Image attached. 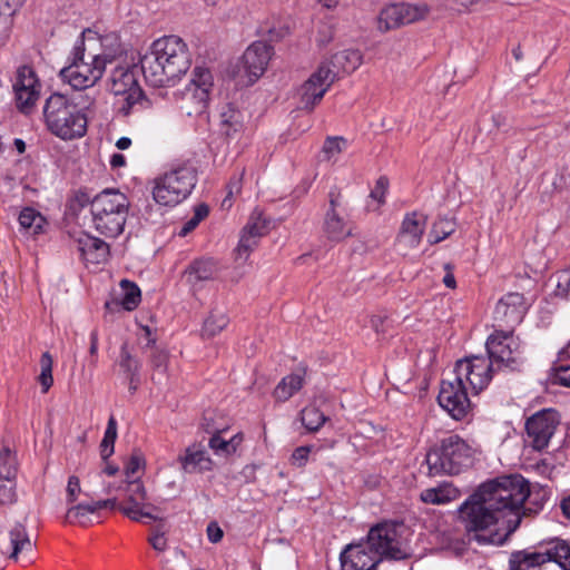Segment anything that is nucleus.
<instances>
[{"mask_svg": "<svg viewBox=\"0 0 570 570\" xmlns=\"http://www.w3.org/2000/svg\"><path fill=\"white\" fill-rule=\"evenodd\" d=\"M197 168L190 161L174 165L154 179L153 198L161 206L174 207L189 197L197 184Z\"/></svg>", "mask_w": 570, "mask_h": 570, "instance_id": "nucleus-5", "label": "nucleus"}, {"mask_svg": "<svg viewBox=\"0 0 570 570\" xmlns=\"http://www.w3.org/2000/svg\"><path fill=\"white\" fill-rule=\"evenodd\" d=\"M489 362L497 371H517L523 362V348L513 331L494 330L485 342Z\"/></svg>", "mask_w": 570, "mask_h": 570, "instance_id": "nucleus-11", "label": "nucleus"}, {"mask_svg": "<svg viewBox=\"0 0 570 570\" xmlns=\"http://www.w3.org/2000/svg\"><path fill=\"white\" fill-rule=\"evenodd\" d=\"M245 174V169H243L238 175L230 178L227 184V196L223 199L222 205L225 207H229L232 205L230 199L234 195H238L242 191L243 186V176Z\"/></svg>", "mask_w": 570, "mask_h": 570, "instance_id": "nucleus-50", "label": "nucleus"}, {"mask_svg": "<svg viewBox=\"0 0 570 570\" xmlns=\"http://www.w3.org/2000/svg\"><path fill=\"white\" fill-rule=\"evenodd\" d=\"M528 311V303L523 294L518 292L508 293L502 296L493 312L494 326L498 330L514 331Z\"/></svg>", "mask_w": 570, "mask_h": 570, "instance_id": "nucleus-15", "label": "nucleus"}, {"mask_svg": "<svg viewBox=\"0 0 570 570\" xmlns=\"http://www.w3.org/2000/svg\"><path fill=\"white\" fill-rule=\"evenodd\" d=\"M529 495V481L521 474L501 475L479 485L461 503L459 519L478 543L498 544L502 542L500 524L507 534L514 532Z\"/></svg>", "mask_w": 570, "mask_h": 570, "instance_id": "nucleus-1", "label": "nucleus"}, {"mask_svg": "<svg viewBox=\"0 0 570 570\" xmlns=\"http://www.w3.org/2000/svg\"><path fill=\"white\" fill-rule=\"evenodd\" d=\"M90 508H92L94 513H97L101 509H115L117 505L116 499H105V500H98V501H91L89 502Z\"/></svg>", "mask_w": 570, "mask_h": 570, "instance_id": "nucleus-62", "label": "nucleus"}, {"mask_svg": "<svg viewBox=\"0 0 570 570\" xmlns=\"http://www.w3.org/2000/svg\"><path fill=\"white\" fill-rule=\"evenodd\" d=\"M90 514H95L89 503H78L68 509L66 521L68 523H79L87 525L90 522Z\"/></svg>", "mask_w": 570, "mask_h": 570, "instance_id": "nucleus-44", "label": "nucleus"}, {"mask_svg": "<svg viewBox=\"0 0 570 570\" xmlns=\"http://www.w3.org/2000/svg\"><path fill=\"white\" fill-rule=\"evenodd\" d=\"M439 404L454 419H463L470 410L468 386L455 374L441 382Z\"/></svg>", "mask_w": 570, "mask_h": 570, "instance_id": "nucleus-13", "label": "nucleus"}, {"mask_svg": "<svg viewBox=\"0 0 570 570\" xmlns=\"http://www.w3.org/2000/svg\"><path fill=\"white\" fill-rule=\"evenodd\" d=\"M128 206L125 194L105 189L90 204L92 226L106 237H117L124 230Z\"/></svg>", "mask_w": 570, "mask_h": 570, "instance_id": "nucleus-6", "label": "nucleus"}, {"mask_svg": "<svg viewBox=\"0 0 570 570\" xmlns=\"http://www.w3.org/2000/svg\"><path fill=\"white\" fill-rule=\"evenodd\" d=\"M10 543L12 547L11 558L17 559L18 554L23 550H31L32 543L29 539L26 527L21 523H16L9 532Z\"/></svg>", "mask_w": 570, "mask_h": 570, "instance_id": "nucleus-36", "label": "nucleus"}, {"mask_svg": "<svg viewBox=\"0 0 570 570\" xmlns=\"http://www.w3.org/2000/svg\"><path fill=\"white\" fill-rule=\"evenodd\" d=\"M304 384V374L292 373L284 376L273 391L276 402H286L297 393Z\"/></svg>", "mask_w": 570, "mask_h": 570, "instance_id": "nucleus-33", "label": "nucleus"}, {"mask_svg": "<svg viewBox=\"0 0 570 570\" xmlns=\"http://www.w3.org/2000/svg\"><path fill=\"white\" fill-rule=\"evenodd\" d=\"M142 463V459L138 455H132L127 465H126V474L127 475H134L137 473V471L140 469Z\"/></svg>", "mask_w": 570, "mask_h": 570, "instance_id": "nucleus-64", "label": "nucleus"}, {"mask_svg": "<svg viewBox=\"0 0 570 570\" xmlns=\"http://www.w3.org/2000/svg\"><path fill=\"white\" fill-rule=\"evenodd\" d=\"M258 32L262 36H267L272 41H277L279 39H283L288 33V28L283 24H279L278 27L274 24L271 26L269 22L267 21L261 24Z\"/></svg>", "mask_w": 570, "mask_h": 570, "instance_id": "nucleus-49", "label": "nucleus"}, {"mask_svg": "<svg viewBox=\"0 0 570 570\" xmlns=\"http://www.w3.org/2000/svg\"><path fill=\"white\" fill-rule=\"evenodd\" d=\"M557 294L570 298V272H562L558 277Z\"/></svg>", "mask_w": 570, "mask_h": 570, "instance_id": "nucleus-56", "label": "nucleus"}, {"mask_svg": "<svg viewBox=\"0 0 570 570\" xmlns=\"http://www.w3.org/2000/svg\"><path fill=\"white\" fill-rule=\"evenodd\" d=\"M39 364H40V374L38 376V382L41 385L42 392L47 393L53 384V376H52L53 360H52L51 354L49 352L42 353Z\"/></svg>", "mask_w": 570, "mask_h": 570, "instance_id": "nucleus-41", "label": "nucleus"}, {"mask_svg": "<svg viewBox=\"0 0 570 570\" xmlns=\"http://www.w3.org/2000/svg\"><path fill=\"white\" fill-rule=\"evenodd\" d=\"M553 434V430H524L522 440L525 448L541 452L544 450Z\"/></svg>", "mask_w": 570, "mask_h": 570, "instance_id": "nucleus-38", "label": "nucleus"}, {"mask_svg": "<svg viewBox=\"0 0 570 570\" xmlns=\"http://www.w3.org/2000/svg\"><path fill=\"white\" fill-rule=\"evenodd\" d=\"M323 230L328 239L340 242L352 234L351 226L337 212H326Z\"/></svg>", "mask_w": 570, "mask_h": 570, "instance_id": "nucleus-31", "label": "nucleus"}, {"mask_svg": "<svg viewBox=\"0 0 570 570\" xmlns=\"http://www.w3.org/2000/svg\"><path fill=\"white\" fill-rule=\"evenodd\" d=\"M108 88L116 97H119L118 112L124 117L129 116L138 108H146L149 105L148 99L138 85L135 69L128 65H118L111 70Z\"/></svg>", "mask_w": 570, "mask_h": 570, "instance_id": "nucleus-9", "label": "nucleus"}, {"mask_svg": "<svg viewBox=\"0 0 570 570\" xmlns=\"http://www.w3.org/2000/svg\"><path fill=\"white\" fill-rule=\"evenodd\" d=\"M87 105L79 106L72 98L55 92L45 104L43 116L49 131L63 140L81 138L87 132V115L83 109Z\"/></svg>", "mask_w": 570, "mask_h": 570, "instance_id": "nucleus-4", "label": "nucleus"}, {"mask_svg": "<svg viewBox=\"0 0 570 570\" xmlns=\"http://www.w3.org/2000/svg\"><path fill=\"white\" fill-rule=\"evenodd\" d=\"M273 48L264 41H255L245 50L242 61L249 82H255L265 72Z\"/></svg>", "mask_w": 570, "mask_h": 570, "instance_id": "nucleus-21", "label": "nucleus"}, {"mask_svg": "<svg viewBox=\"0 0 570 570\" xmlns=\"http://www.w3.org/2000/svg\"><path fill=\"white\" fill-rule=\"evenodd\" d=\"M560 419L557 410L542 409L525 420L524 428H557L561 423Z\"/></svg>", "mask_w": 570, "mask_h": 570, "instance_id": "nucleus-35", "label": "nucleus"}, {"mask_svg": "<svg viewBox=\"0 0 570 570\" xmlns=\"http://www.w3.org/2000/svg\"><path fill=\"white\" fill-rule=\"evenodd\" d=\"M346 148L343 137H327L323 145V153L327 160L335 159Z\"/></svg>", "mask_w": 570, "mask_h": 570, "instance_id": "nucleus-47", "label": "nucleus"}, {"mask_svg": "<svg viewBox=\"0 0 570 570\" xmlns=\"http://www.w3.org/2000/svg\"><path fill=\"white\" fill-rule=\"evenodd\" d=\"M128 503H144L146 500V490L140 480H135L128 484Z\"/></svg>", "mask_w": 570, "mask_h": 570, "instance_id": "nucleus-51", "label": "nucleus"}, {"mask_svg": "<svg viewBox=\"0 0 570 570\" xmlns=\"http://www.w3.org/2000/svg\"><path fill=\"white\" fill-rule=\"evenodd\" d=\"M116 439L117 430H105V435L100 443V455L104 461H107L114 454Z\"/></svg>", "mask_w": 570, "mask_h": 570, "instance_id": "nucleus-48", "label": "nucleus"}, {"mask_svg": "<svg viewBox=\"0 0 570 570\" xmlns=\"http://www.w3.org/2000/svg\"><path fill=\"white\" fill-rule=\"evenodd\" d=\"M389 187V179L384 176L380 177L376 180L375 187L372 189L370 196L373 199H376L380 205L384 203L385 194Z\"/></svg>", "mask_w": 570, "mask_h": 570, "instance_id": "nucleus-55", "label": "nucleus"}, {"mask_svg": "<svg viewBox=\"0 0 570 570\" xmlns=\"http://www.w3.org/2000/svg\"><path fill=\"white\" fill-rule=\"evenodd\" d=\"M178 462L186 473H203L213 470V460L206 448L200 443L189 445L184 455L178 456Z\"/></svg>", "mask_w": 570, "mask_h": 570, "instance_id": "nucleus-23", "label": "nucleus"}, {"mask_svg": "<svg viewBox=\"0 0 570 570\" xmlns=\"http://www.w3.org/2000/svg\"><path fill=\"white\" fill-rule=\"evenodd\" d=\"M243 129V115L232 104L225 105L219 114V130L227 138H235Z\"/></svg>", "mask_w": 570, "mask_h": 570, "instance_id": "nucleus-27", "label": "nucleus"}, {"mask_svg": "<svg viewBox=\"0 0 570 570\" xmlns=\"http://www.w3.org/2000/svg\"><path fill=\"white\" fill-rule=\"evenodd\" d=\"M455 230V224L451 219L441 218L433 224V227L429 235V242L431 244L440 243L441 240L449 237Z\"/></svg>", "mask_w": 570, "mask_h": 570, "instance_id": "nucleus-45", "label": "nucleus"}, {"mask_svg": "<svg viewBox=\"0 0 570 570\" xmlns=\"http://www.w3.org/2000/svg\"><path fill=\"white\" fill-rule=\"evenodd\" d=\"M148 541L153 549L158 552H164L167 549V539L163 531H156L151 537H149Z\"/></svg>", "mask_w": 570, "mask_h": 570, "instance_id": "nucleus-58", "label": "nucleus"}, {"mask_svg": "<svg viewBox=\"0 0 570 570\" xmlns=\"http://www.w3.org/2000/svg\"><path fill=\"white\" fill-rule=\"evenodd\" d=\"M82 259L90 264H101L109 256V245L100 238L83 234L77 240Z\"/></svg>", "mask_w": 570, "mask_h": 570, "instance_id": "nucleus-25", "label": "nucleus"}, {"mask_svg": "<svg viewBox=\"0 0 570 570\" xmlns=\"http://www.w3.org/2000/svg\"><path fill=\"white\" fill-rule=\"evenodd\" d=\"M213 85L214 80L210 70L203 66L195 67L186 94L187 98L195 105L194 112L200 114L206 109Z\"/></svg>", "mask_w": 570, "mask_h": 570, "instance_id": "nucleus-20", "label": "nucleus"}, {"mask_svg": "<svg viewBox=\"0 0 570 570\" xmlns=\"http://www.w3.org/2000/svg\"><path fill=\"white\" fill-rule=\"evenodd\" d=\"M459 497V490L451 483L443 482L434 488L425 489L421 492L420 499L428 504H446Z\"/></svg>", "mask_w": 570, "mask_h": 570, "instance_id": "nucleus-29", "label": "nucleus"}, {"mask_svg": "<svg viewBox=\"0 0 570 570\" xmlns=\"http://www.w3.org/2000/svg\"><path fill=\"white\" fill-rule=\"evenodd\" d=\"M425 11L419 7L399 3L390 4L381 10L379 16V29L387 31L403 24L412 23L424 17Z\"/></svg>", "mask_w": 570, "mask_h": 570, "instance_id": "nucleus-18", "label": "nucleus"}, {"mask_svg": "<svg viewBox=\"0 0 570 570\" xmlns=\"http://www.w3.org/2000/svg\"><path fill=\"white\" fill-rule=\"evenodd\" d=\"M208 541L212 543H217L223 539L224 532L222 528L218 525L216 521H212L208 523L206 529Z\"/></svg>", "mask_w": 570, "mask_h": 570, "instance_id": "nucleus-59", "label": "nucleus"}, {"mask_svg": "<svg viewBox=\"0 0 570 570\" xmlns=\"http://www.w3.org/2000/svg\"><path fill=\"white\" fill-rule=\"evenodd\" d=\"M121 298L120 304L126 311H134L141 301V293L136 283L128 279L120 282Z\"/></svg>", "mask_w": 570, "mask_h": 570, "instance_id": "nucleus-37", "label": "nucleus"}, {"mask_svg": "<svg viewBox=\"0 0 570 570\" xmlns=\"http://www.w3.org/2000/svg\"><path fill=\"white\" fill-rule=\"evenodd\" d=\"M18 473L17 454L8 444H3L0 450V481H16Z\"/></svg>", "mask_w": 570, "mask_h": 570, "instance_id": "nucleus-34", "label": "nucleus"}, {"mask_svg": "<svg viewBox=\"0 0 570 570\" xmlns=\"http://www.w3.org/2000/svg\"><path fill=\"white\" fill-rule=\"evenodd\" d=\"M41 85L35 72L29 66L18 68L13 82L16 102L19 110L30 112L40 97Z\"/></svg>", "mask_w": 570, "mask_h": 570, "instance_id": "nucleus-16", "label": "nucleus"}, {"mask_svg": "<svg viewBox=\"0 0 570 570\" xmlns=\"http://www.w3.org/2000/svg\"><path fill=\"white\" fill-rule=\"evenodd\" d=\"M327 421V416L321 412L316 406L308 405L301 411V422L303 428L316 429Z\"/></svg>", "mask_w": 570, "mask_h": 570, "instance_id": "nucleus-43", "label": "nucleus"}, {"mask_svg": "<svg viewBox=\"0 0 570 570\" xmlns=\"http://www.w3.org/2000/svg\"><path fill=\"white\" fill-rule=\"evenodd\" d=\"M80 492V481L76 475H71L68 479L67 484V502L73 503L77 500V495Z\"/></svg>", "mask_w": 570, "mask_h": 570, "instance_id": "nucleus-57", "label": "nucleus"}, {"mask_svg": "<svg viewBox=\"0 0 570 570\" xmlns=\"http://www.w3.org/2000/svg\"><path fill=\"white\" fill-rule=\"evenodd\" d=\"M216 431L217 433L213 434L209 439L208 446L218 456L227 458L234 454L244 440L243 433L238 432L229 439H225L222 436V432H227L228 430Z\"/></svg>", "mask_w": 570, "mask_h": 570, "instance_id": "nucleus-28", "label": "nucleus"}, {"mask_svg": "<svg viewBox=\"0 0 570 570\" xmlns=\"http://www.w3.org/2000/svg\"><path fill=\"white\" fill-rule=\"evenodd\" d=\"M209 213V208L205 204H199L195 207L194 215L190 219H188L183 227L180 228L178 235L180 237L187 236L190 232H193L199 223L207 217Z\"/></svg>", "mask_w": 570, "mask_h": 570, "instance_id": "nucleus-46", "label": "nucleus"}, {"mask_svg": "<svg viewBox=\"0 0 570 570\" xmlns=\"http://www.w3.org/2000/svg\"><path fill=\"white\" fill-rule=\"evenodd\" d=\"M141 72L153 87L174 86L190 67L187 45L177 36L156 39L140 58Z\"/></svg>", "mask_w": 570, "mask_h": 570, "instance_id": "nucleus-2", "label": "nucleus"}, {"mask_svg": "<svg viewBox=\"0 0 570 570\" xmlns=\"http://www.w3.org/2000/svg\"><path fill=\"white\" fill-rule=\"evenodd\" d=\"M12 24L13 16L0 11V46H3L9 39Z\"/></svg>", "mask_w": 570, "mask_h": 570, "instance_id": "nucleus-53", "label": "nucleus"}, {"mask_svg": "<svg viewBox=\"0 0 570 570\" xmlns=\"http://www.w3.org/2000/svg\"><path fill=\"white\" fill-rule=\"evenodd\" d=\"M147 507L153 508L156 510V508L151 504H147ZM146 504L145 503H128V504H121L119 507V510L129 519L134 521H141L144 518H147L149 520H159L157 515L153 514L150 511L145 510Z\"/></svg>", "mask_w": 570, "mask_h": 570, "instance_id": "nucleus-42", "label": "nucleus"}, {"mask_svg": "<svg viewBox=\"0 0 570 570\" xmlns=\"http://www.w3.org/2000/svg\"><path fill=\"white\" fill-rule=\"evenodd\" d=\"M87 32L89 33L91 31L83 30L81 32L68 59L69 63L59 72L61 80L69 83L70 87L76 90H85L96 85V82L101 79L107 62H111L118 53L122 52L119 38L111 33L101 38V45L104 47L116 46L115 49L110 52H104L102 55L86 56L83 37Z\"/></svg>", "mask_w": 570, "mask_h": 570, "instance_id": "nucleus-3", "label": "nucleus"}, {"mask_svg": "<svg viewBox=\"0 0 570 570\" xmlns=\"http://www.w3.org/2000/svg\"><path fill=\"white\" fill-rule=\"evenodd\" d=\"M217 273V263L212 258L197 259L186 271L187 279L193 285L198 282L214 279Z\"/></svg>", "mask_w": 570, "mask_h": 570, "instance_id": "nucleus-30", "label": "nucleus"}, {"mask_svg": "<svg viewBox=\"0 0 570 570\" xmlns=\"http://www.w3.org/2000/svg\"><path fill=\"white\" fill-rule=\"evenodd\" d=\"M89 353L91 356V364L96 365L97 356H98V332L97 330L91 331L90 333V347Z\"/></svg>", "mask_w": 570, "mask_h": 570, "instance_id": "nucleus-63", "label": "nucleus"}, {"mask_svg": "<svg viewBox=\"0 0 570 570\" xmlns=\"http://www.w3.org/2000/svg\"><path fill=\"white\" fill-rule=\"evenodd\" d=\"M17 501L16 482L0 483V504L9 505Z\"/></svg>", "mask_w": 570, "mask_h": 570, "instance_id": "nucleus-52", "label": "nucleus"}, {"mask_svg": "<svg viewBox=\"0 0 570 570\" xmlns=\"http://www.w3.org/2000/svg\"><path fill=\"white\" fill-rule=\"evenodd\" d=\"M474 449L458 435L442 440L440 446L431 449L425 456L429 475H456L472 465Z\"/></svg>", "mask_w": 570, "mask_h": 570, "instance_id": "nucleus-7", "label": "nucleus"}, {"mask_svg": "<svg viewBox=\"0 0 570 570\" xmlns=\"http://www.w3.org/2000/svg\"><path fill=\"white\" fill-rule=\"evenodd\" d=\"M26 0H0V11L14 16Z\"/></svg>", "mask_w": 570, "mask_h": 570, "instance_id": "nucleus-60", "label": "nucleus"}, {"mask_svg": "<svg viewBox=\"0 0 570 570\" xmlns=\"http://www.w3.org/2000/svg\"><path fill=\"white\" fill-rule=\"evenodd\" d=\"M402 522L383 520L372 525L365 539L361 541L367 546L373 553L383 560H405L410 553L402 547L400 529Z\"/></svg>", "mask_w": 570, "mask_h": 570, "instance_id": "nucleus-10", "label": "nucleus"}, {"mask_svg": "<svg viewBox=\"0 0 570 570\" xmlns=\"http://www.w3.org/2000/svg\"><path fill=\"white\" fill-rule=\"evenodd\" d=\"M118 365L122 375L129 382V389L131 391H136L140 382V370L142 363L129 351L128 343H124L120 347Z\"/></svg>", "mask_w": 570, "mask_h": 570, "instance_id": "nucleus-26", "label": "nucleus"}, {"mask_svg": "<svg viewBox=\"0 0 570 570\" xmlns=\"http://www.w3.org/2000/svg\"><path fill=\"white\" fill-rule=\"evenodd\" d=\"M554 380L560 385L570 387V366H560L556 372Z\"/></svg>", "mask_w": 570, "mask_h": 570, "instance_id": "nucleus-61", "label": "nucleus"}, {"mask_svg": "<svg viewBox=\"0 0 570 570\" xmlns=\"http://www.w3.org/2000/svg\"><path fill=\"white\" fill-rule=\"evenodd\" d=\"M312 449L313 446L311 445H302L296 448L292 453L291 463L297 468L305 466Z\"/></svg>", "mask_w": 570, "mask_h": 570, "instance_id": "nucleus-54", "label": "nucleus"}, {"mask_svg": "<svg viewBox=\"0 0 570 570\" xmlns=\"http://www.w3.org/2000/svg\"><path fill=\"white\" fill-rule=\"evenodd\" d=\"M426 228V216L412 212L407 213L401 224L395 246L399 253L406 255L409 250L416 248Z\"/></svg>", "mask_w": 570, "mask_h": 570, "instance_id": "nucleus-17", "label": "nucleus"}, {"mask_svg": "<svg viewBox=\"0 0 570 570\" xmlns=\"http://www.w3.org/2000/svg\"><path fill=\"white\" fill-rule=\"evenodd\" d=\"M497 372L494 366L484 356L473 355L456 361L452 374H455L472 392L479 394L483 391Z\"/></svg>", "mask_w": 570, "mask_h": 570, "instance_id": "nucleus-12", "label": "nucleus"}, {"mask_svg": "<svg viewBox=\"0 0 570 570\" xmlns=\"http://www.w3.org/2000/svg\"><path fill=\"white\" fill-rule=\"evenodd\" d=\"M327 63L333 66L335 77L340 71L351 73L362 65V55L358 50H343L335 53Z\"/></svg>", "mask_w": 570, "mask_h": 570, "instance_id": "nucleus-32", "label": "nucleus"}, {"mask_svg": "<svg viewBox=\"0 0 570 570\" xmlns=\"http://www.w3.org/2000/svg\"><path fill=\"white\" fill-rule=\"evenodd\" d=\"M142 330L145 331L146 336L148 337V343L146 347L151 348V352L148 356L149 365L153 371L151 380L156 384H163L167 380L169 354L166 350L155 345L156 341L155 338L151 337V331L148 326H144Z\"/></svg>", "mask_w": 570, "mask_h": 570, "instance_id": "nucleus-24", "label": "nucleus"}, {"mask_svg": "<svg viewBox=\"0 0 570 570\" xmlns=\"http://www.w3.org/2000/svg\"><path fill=\"white\" fill-rule=\"evenodd\" d=\"M18 220L21 228L32 234H39L45 224L43 216L39 212L30 207H26L20 212Z\"/></svg>", "mask_w": 570, "mask_h": 570, "instance_id": "nucleus-39", "label": "nucleus"}, {"mask_svg": "<svg viewBox=\"0 0 570 570\" xmlns=\"http://www.w3.org/2000/svg\"><path fill=\"white\" fill-rule=\"evenodd\" d=\"M335 79V72L326 62H322L316 71L298 89L302 109L313 110L320 104Z\"/></svg>", "mask_w": 570, "mask_h": 570, "instance_id": "nucleus-14", "label": "nucleus"}, {"mask_svg": "<svg viewBox=\"0 0 570 570\" xmlns=\"http://www.w3.org/2000/svg\"><path fill=\"white\" fill-rule=\"evenodd\" d=\"M547 562H554L562 570H570V541L551 537L540 541L533 551H514L509 559V570H540Z\"/></svg>", "mask_w": 570, "mask_h": 570, "instance_id": "nucleus-8", "label": "nucleus"}, {"mask_svg": "<svg viewBox=\"0 0 570 570\" xmlns=\"http://www.w3.org/2000/svg\"><path fill=\"white\" fill-rule=\"evenodd\" d=\"M228 323L229 318L224 312L213 311L204 322L203 335L213 337L220 333Z\"/></svg>", "mask_w": 570, "mask_h": 570, "instance_id": "nucleus-40", "label": "nucleus"}, {"mask_svg": "<svg viewBox=\"0 0 570 570\" xmlns=\"http://www.w3.org/2000/svg\"><path fill=\"white\" fill-rule=\"evenodd\" d=\"M267 233V224L261 216H250L242 230L236 254L238 259L246 261L249 253L257 246L262 236Z\"/></svg>", "mask_w": 570, "mask_h": 570, "instance_id": "nucleus-22", "label": "nucleus"}, {"mask_svg": "<svg viewBox=\"0 0 570 570\" xmlns=\"http://www.w3.org/2000/svg\"><path fill=\"white\" fill-rule=\"evenodd\" d=\"M341 570H376L382 562L362 541L347 544L340 554Z\"/></svg>", "mask_w": 570, "mask_h": 570, "instance_id": "nucleus-19", "label": "nucleus"}]
</instances>
